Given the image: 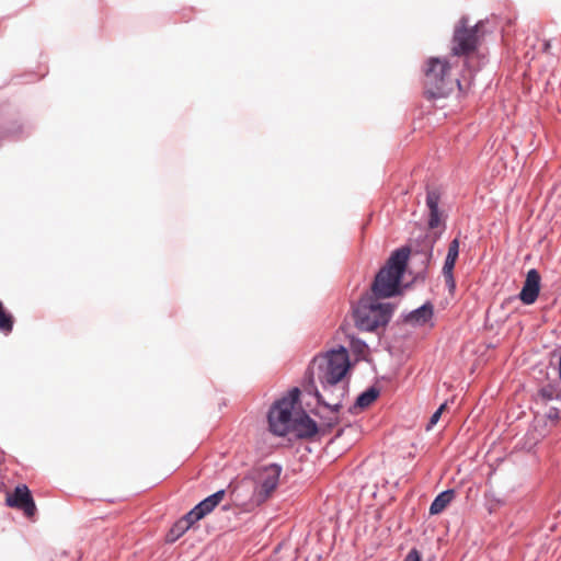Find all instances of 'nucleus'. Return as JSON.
I'll use <instances>...</instances> for the list:
<instances>
[{
    "label": "nucleus",
    "mask_w": 561,
    "mask_h": 561,
    "mask_svg": "<svg viewBox=\"0 0 561 561\" xmlns=\"http://www.w3.org/2000/svg\"><path fill=\"white\" fill-rule=\"evenodd\" d=\"M350 368L348 353L345 347L332 350L313 358L309 366L310 383L318 401L337 412L346 389L340 385Z\"/></svg>",
    "instance_id": "obj_1"
},
{
    "label": "nucleus",
    "mask_w": 561,
    "mask_h": 561,
    "mask_svg": "<svg viewBox=\"0 0 561 561\" xmlns=\"http://www.w3.org/2000/svg\"><path fill=\"white\" fill-rule=\"evenodd\" d=\"M410 249L400 248L392 252L386 265L377 273L371 285V295L378 299L388 298L399 293V284L409 260Z\"/></svg>",
    "instance_id": "obj_2"
},
{
    "label": "nucleus",
    "mask_w": 561,
    "mask_h": 561,
    "mask_svg": "<svg viewBox=\"0 0 561 561\" xmlns=\"http://www.w3.org/2000/svg\"><path fill=\"white\" fill-rule=\"evenodd\" d=\"M392 310L390 304L380 302L377 297L366 294L354 309L355 324L362 331H374L389 322Z\"/></svg>",
    "instance_id": "obj_3"
},
{
    "label": "nucleus",
    "mask_w": 561,
    "mask_h": 561,
    "mask_svg": "<svg viewBox=\"0 0 561 561\" xmlns=\"http://www.w3.org/2000/svg\"><path fill=\"white\" fill-rule=\"evenodd\" d=\"M300 391L294 388L289 393L277 400L270 409L267 420L270 431L277 436H285L291 432L295 424V405L299 400Z\"/></svg>",
    "instance_id": "obj_4"
},
{
    "label": "nucleus",
    "mask_w": 561,
    "mask_h": 561,
    "mask_svg": "<svg viewBox=\"0 0 561 561\" xmlns=\"http://www.w3.org/2000/svg\"><path fill=\"white\" fill-rule=\"evenodd\" d=\"M451 65L448 60L431 57L426 62L425 82L433 96H445L459 80L451 77Z\"/></svg>",
    "instance_id": "obj_5"
},
{
    "label": "nucleus",
    "mask_w": 561,
    "mask_h": 561,
    "mask_svg": "<svg viewBox=\"0 0 561 561\" xmlns=\"http://www.w3.org/2000/svg\"><path fill=\"white\" fill-rule=\"evenodd\" d=\"M280 473V466L275 463L266 466L262 469L259 484L254 489L252 497L249 502L242 503L245 511H252L271 497L278 485Z\"/></svg>",
    "instance_id": "obj_6"
},
{
    "label": "nucleus",
    "mask_w": 561,
    "mask_h": 561,
    "mask_svg": "<svg viewBox=\"0 0 561 561\" xmlns=\"http://www.w3.org/2000/svg\"><path fill=\"white\" fill-rule=\"evenodd\" d=\"M479 42V25L457 27L451 41V54L453 56H465V65L470 68Z\"/></svg>",
    "instance_id": "obj_7"
},
{
    "label": "nucleus",
    "mask_w": 561,
    "mask_h": 561,
    "mask_svg": "<svg viewBox=\"0 0 561 561\" xmlns=\"http://www.w3.org/2000/svg\"><path fill=\"white\" fill-rule=\"evenodd\" d=\"M5 503L10 507L23 511L25 516L30 518L35 515L36 506L31 492L25 484H20L12 493H8Z\"/></svg>",
    "instance_id": "obj_8"
},
{
    "label": "nucleus",
    "mask_w": 561,
    "mask_h": 561,
    "mask_svg": "<svg viewBox=\"0 0 561 561\" xmlns=\"http://www.w3.org/2000/svg\"><path fill=\"white\" fill-rule=\"evenodd\" d=\"M540 291V274L537 270L528 271L519 298L525 305L534 304Z\"/></svg>",
    "instance_id": "obj_9"
},
{
    "label": "nucleus",
    "mask_w": 561,
    "mask_h": 561,
    "mask_svg": "<svg viewBox=\"0 0 561 561\" xmlns=\"http://www.w3.org/2000/svg\"><path fill=\"white\" fill-rule=\"evenodd\" d=\"M291 432H294L298 437H312L317 434L318 427L316 422L305 412L297 411Z\"/></svg>",
    "instance_id": "obj_10"
},
{
    "label": "nucleus",
    "mask_w": 561,
    "mask_h": 561,
    "mask_svg": "<svg viewBox=\"0 0 561 561\" xmlns=\"http://www.w3.org/2000/svg\"><path fill=\"white\" fill-rule=\"evenodd\" d=\"M225 491L219 490L210 496L199 502L193 510H191V517H195L198 522L204 518L207 514L214 511V508L224 500Z\"/></svg>",
    "instance_id": "obj_11"
},
{
    "label": "nucleus",
    "mask_w": 561,
    "mask_h": 561,
    "mask_svg": "<svg viewBox=\"0 0 561 561\" xmlns=\"http://www.w3.org/2000/svg\"><path fill=\"white\" fill-rule=\"evenodd\" d=\"M440 195L437 190H428L426 194V205L430 210L428 227L437 228L442 224V213L439 211Z\"/></svg>",
    "instance_id": "obj_12"
},
{
    "label": "nucleus",
    "mask_w": 561,
    "mask_h": 561,
    "mask_svg": "<svg viewBox=\"0 0 561 561\" xmlns=\"http://www.w3.org/2000/svg\"><path fill=\"white\" fill-rule=\"evenodd\" d=\"M434 308L430 302L424 304L422 307L409 313L405 318V322L412 325L426 324L433 318Z\"/></svg>",
    "instance_id": "obj_13"
},
{
    "label": "nucleus",
    "mask_w": 561,
    "mask_h": 561,
    "mask_svg": "<svg viewBox=\"0 0 561 561\" xmlns=\"http://www.w3.org/2000/svg\"><path fill=\"white\" fill-rule=\"evenodd\" d=\"M454 497H455L454 490H447V491L439 493L430 506V514L431 515L440 514L451 503Z\"/></svg>",
    "instance_id": "obj_14"
},
{
    "label": "nucleus",
    "mask_w": 561,
    "mask_h": 561,
    "mask_svg": "<svg viewBox=\"0 0 561 561\" xmlns=\"http://www.w3.org/2000/svg\"><path fill=\"white\" fill-rule=\"evenodd\" d=\"M197 520L195 517H191V512L185 514L182 518H180L171 528L170 536H172L171 540H175L184 535Z\"/></svg>",
    "instance_id": "obj_15"
},
{
    "label": "nucleus",
    "mask_w": 561,
    "mask_h": 561,
    "mask_svg": "<svg viewBox=\"0 0 561 561\" xmlns=\"http://www.w3.org/2000/svg\"><path fill=\"white\" fill-rule=\"evenodd\" d=\"M379 396V391L376 388H369L365 392L358 396L355 408L365 409L369 407Z\"/></svg>",
    "instance_id": "obj_16"
},
{
    "label": "nucleus",
    "mask_w": 561,
    "mask_h": 561,
    "mask_svg": "<svg viewBox=\"0 0 561 561\" xmlns=\"http://www.w3.org/2000/svg\"><path fill=\"white\" fill-rule=\"evenodd\" d=\"M455 264L456 261L446 259L443 266V275L450 291H453L456 286V282L453 274Z\"/></svg>",
    "instance_id": "obj_17"
},
{
    "label": "nucleus",
    "mask_w": 561,
    "mask_h": 561,
    "mask_svg": "<svg viewBox=\"0 0 561 561\" xmlns=\"http://www.w3.org/2000/svg\"><path fill=\"white\" fill-rule=\"evenodd\" d=\"M13 329V318L8 313L3 305L0 302V330L4 333H10Z\"/></svg>",
    "instance_id": "obj_18"
},
{
    "label": "nucleus",
    "mask_w": 561,
    "mask_h": 561,
    "mask_svg": "<svg viewBox=\"0 0 561 561\" xmlns=\"http://www.w3.org/2000/svg\"><path fill=\"white\" fill-rule=\"evenodd\" d=\"M459 255V240L454 239L448 247V253L446 259L457 261Z\"/></svg>",
    "instance_id": "obj_19"
},
{
    "label": "nucleus",
    "mask_w": 561,
    "mask_h": 561,
    "mask_svg": "<svg viewBox=\"0 0 561 561\" xmlns=\"http://www.w3.org/2000/svg\"><path fill=\"white\" fill-rule=\"evenodd\" d=\"M447 409V402L440 404L436 412L431 416L426 430L430 431L440 419L442 413Z\"/></svg>",
    "instance_id": "obj_20"
},
{
    "label": "nucleus",
    "mask_w": 561,
    "mask_h": 561,
    "mask_svg": "<svg viewBox=\"0 0 561 561\" xmlns=\"http://www.w3.org/2000/svg\"><path fill=\"white\" fill-rule=\"evenodd\" d=\"M367 350V345L359 340H352V351L358 356H364Z\"/></svg>",
    "instance_id": "obj_21"
},
{
    "label": "nucleus",
    "mask_w": 561,
    "mask_h": 561,
    "mask_svg": "<svg viewBox=\"0 0 561 561\" xmlns=\"http://www.w3.org/2000/svg\"><path fill=\"white\" fill-rule=\"evenodd\" d=\"M403 561H421V554L416 549H411Z\"/></svg>",
    "instance_id": "obj_22"
},
{
    "label": "nucleus",
    "mask_w": 561,
    "mask_h": 561,
    "mask_svg": "<svg viewBox=\"0 0 561 561\" xmlns=\"http://www.w3.org/2000/svg\"><path fill=\"white\" fill-rule=\"evenodd\" d=\"M548 416L551 419V420H557L559 417L558 415V411L557 410H551L548 414Z\"/></svg>",
    "instance_id": "obj_23"
},
{
    "label": "nucleus",
    "mask_w": 561,
    "mask_h": 561,
    "mask_svg": "<svg viewBox=\"0 0 561 561\" xmlns=\"http://www.w3.org/2000/svg\"><path fill=\"white\" fill-rule=\"evenodd\" d=\"M232 494L236 496V500H239V491L238 490H233Z\"/></svg>",
    "instance_id": "obj_24"
},
{
    "label": "nucleus",
    "mask_w": 561,
    "mask_h": 561,
    "mask_svg": "<svg viewBox=\"0 0 561 561\" xmlns=\"http://www.w3.org/2000/svg\"><path fill=\"white\" fill-rule=\"evenodd\" d=\"M550 48V43L549 42H546L545 43V50L548 51Z\"/></svg>",
    "instance_id": "obj_25"
}]
</instances>
